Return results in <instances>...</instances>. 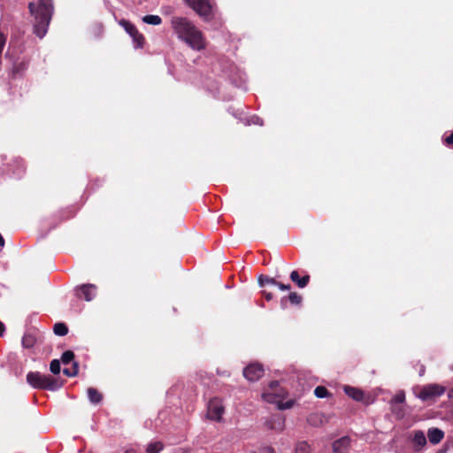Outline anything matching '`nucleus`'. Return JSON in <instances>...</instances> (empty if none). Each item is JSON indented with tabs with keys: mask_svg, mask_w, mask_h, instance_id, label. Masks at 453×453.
<instances>
[{
	"mask_svg": "<svg viewBox=\"0 0 453 453\" xmlns=\"http://www.w3.org/2000/svg\"><path fill=\"white\" fill-rule=\"evenodd\" d=\"M119 24L126 30V32L133 38L136 47L142 48L145 42V38L141 34L136 27L128 20L121 19Z\"/></svg>",
	"mask_w": 453,
	"mask_h": 453,
	"instance_id": "6e6552de",
	"label": "nucleus"
},
{
	"mask_svg": "<svg viewBox=\"0 0 453 453\" xmlns=\"http://www.w3.org/2000/svg\"><path fill=\"white\" fill-rule=\"evenodd\" d=\"M225 411V407L222 403V400L214 397L210 400L208 403V412L207 416L210 419L215 421H220L222 418V415Z\"/></svg>",
	"mask_w": 453,
	"mask_h": 453,
	"instance_id": "0eeeda50",
	"label": "nucleus"
},
{
	"mask_svg": "<svg viewBox=\"0 0 453 453\" xmlns=\"http://www.w3.org/2000/svg\"><path fill=\"white\" fill-rule=\"evenodd\" d=\"M54 334L59 336H65L68 334V327L65 323L58 322L54 325Z\"/></svg>",
	"mask_w": 453,
	"mask_h": 453,
	"instance_id": "aec40b11",
	"label": "nucleus"
},
{
	"mask_svg": "<svg viewBox=\"0 0 453 453\" xmlns=\"http://www.w3.org/2000/svg\"><path fill=\"white\" fill-rule=\"evenodd\" d=\"M265 372L264 367L258 363L250 364L243 369V376L249 381H257L263 377Z\"/></svg>",
	"mask_w": 453,
	"mask_h": 453,
	"instance_id": "1a4fd4ad",
	"label": "nucleus"
},
{
	"mask_svg": "<svg viewBox=\"0 0 453 453\" xmlns=\"http://www.w3.org/2000/svg\"><path fill=\"white\" fill-rule=\"evenodd\" d=\"M89 401L97 404L103 400V395L95 388H88L87 390Z\"/></svg>",
	"mask_w": 453,
	"mask_h": 453,
	"instance_id": "dca6fc26",
	"label": "nucleus"
},
{
	"mask_svg": "<svg viewBox=\"0 0 453 453\" xmlns=\"http://www.w3.org/2000/svg\"><path fill=\"white\" fill-rule=\"evenodd\" d=\"M317 418V415H311L309 418H308V422L311 423V425L315 426L317 425L316 421H314L313 419Z\"/></svg>",
	"mask_w": 453,
	"mask_h": 453,
	"instance_id": "c9c22d12",
	"label": "nucleus"
},
{
	"mask_svg": "<svg viewBox=\"0 0 453 453\" xmlns=\"http://www.w3.org/2000/svg\"><path fill=\"white\" fill-rule=\"evenodd\" d=\"M27 382L34 388L50 391L57 390L63 386V381L60 379L44 375L39 372H29L27 374Z\"/></svg>",
	"mask_w": 453,
	"mask_h": 453,
	"instance_id": "7ed1b4c3",
	"label": "nucleus"
},
{
	"mask_svg": "<svg viewBox=\"0 0 453 453\" xmlns=\"http://www.w3.org/2000/svg\"><path fill=\"white\" fill-rule=\"evenodd\" d=\"M274 286H277L280 290H289L291 288L289 284H284L280 281H277Z\"/></svg>",
	"mask_w": 453,
	"mask_h": 453,
	"instance_id": "473e14b6",
	"label": "nucleus"
},
{
	"mask_svg": "<svg viewBox=\"0 0 453 453\" xmlns=\"http://www.w3.org/2000/svg\"><path fill=\"white\" fill-rule=\"evenodd\" d=\"M125 453H136V451L133 449H127Z\"/></svg>",
	"mask_w": 453,
	"mask_h": 453,
	"instance_id": "4c0bfd02",
	"label": "nucleus"
},
{
	"mask_svg": "<svg viewBox=\"0 0 453 453\" xmlns=\"http://www.w3.org/2000/svg\"><path fill=\"white\" fill-rule=\"evenodd\" d=\"M344 392L348 396H349L350 398H352L355 401L362 402L364 400V397H365L364 392L359 388L350 387V386H345Z\"/></svg>",
	"mask_w": 453,
	"mask_h": 453,
	"instance_id": "4468645a",
	"label": "nucleus"
},
{
	"mask_svg": "<svg viewBox=\"0 0 453 453\" xmlns=\"http://www.w3.org/2000/svg\"><path fill=\"white\" fill-rule=\"evenodd\" d=\"M28 9L35 19L34 33L38 37L42 38L47 33L52 18L53 2L52 0H38L37 3L30 2Z\"/></svg>",
	"mask_w": 453,
	"mask_h": 453,
	"instance_id": "f03ea898",
	"label": "nucleus"
},
{
	"mask_svg": "<svg viewBox=\"0 0 453 453\" xmlns=\"http://www.w3.org/2000/svg\"><path fill=\"white\" fill-rule=\"evenodd\" d=\"M439 453H453V441L450 442H448L446 444L444 449L440 451Z\"/></svg>",
	"mask_w": 453,
	"mask_h": 453,
	"instance_id": "7c9ffc66",
	"label": "nucleus"
},
{
	"mask_svg": "<svg viewBox=\"0 0 453 453\" xmlns=\"http://www.w3.org/2000/svg\"><path fill=\"white\" fill-rule=\"evenodd\" d=\"M262 294L267 301L272 300L273 297V295L270 292L263 291Z\"/></svg>",
	"mask_w": 453,
	"mask_h": 453,
	"instance_id": "f704fd0d",
	"label": "nucleus"
},
{
	"mask_svg": "<svg viewBox=\"0 0 453 453\" xmlns=\"http://www.w3.org/2000/svg\"><path fill=\"white\" fill-rule=\"evenodd\" d=\"M164 449V444L161 441L151 442L147 446L146 453H159Z\"/></svg>",
	"mask_w": 453,
	"mask_h": 453,
	"instance_id": "412c9836",
	"label": "nucleus"
},
{
	"mask_svg": "<svg viewBox=\"0 0 453 453\" xmlns=\"http://www.w3.org/2000/svg\"><path fill=\"white\" fill-rule=\"evenodd\" d=\"M50 370L53 374H58L61 370L59 360L53 359L50 364Z\"/></svg>",
	"mask_w": 453,
	"mask_h": 453,
	"instance_id": "c85d7f7f",
	"label": "nucleus"
},
{
	"mask_svg": "<svg viewBox=\"0 0 453 453\" xmlns=\"http://www.w3.org/2000/svg\"><path fill=\"white\" fill-rule=\"evenodd\" d=\"M411 446L415 450H419L426 445L425 434L420 430L413 431L410 435Z\"/></svg>",
	"mask_w": 453,
	"mask_h": 453,
	"instance_id": "9b49d317",
	"label": "nucleus"
},
{
	"mask_svg": "<svg viewBox=\"0 0 453 453\" xmlns=\"http://www.w3.org/2000/svg\"><path fill=\"white\" fill-rule=\"evenodd\" d=\"M286 396V391L280 387L278 381L273 380L269 384L268 388L262 394L263 399L270 403L281 404Z\"/></svg>",
	"mask_w": 453,
	"mask_h": 453,
	"instance_id": "20e7f679",
	"label": "nucleus"
},
{
	"mask_svg": "<svg viewBox=\"0 0 453 453\" xmlns=\"http://www.w3.org/2000/svg\"><path fill=\"white\" fill-rule=\"evenodd\" d=\"M73 217V212L68 210H62L58 212L57 215V218L58 219V223L64 222Z\"/></svg>",
	"mask_w": 453,
	"mask_h": 453,
	"instance_id": "393cba45",
	"label": "nucleus"
},
{
	"mask_svg": "<svg viewBox=\"0 0 453 453\" xmlns=\"http://www.w3.org/2000/svg\"><path fill=\"white\" fill-rule=\"evenodd\" d=\"M74 358V353L72 350H66L62 354L61 361L63 364L67 365Z\"/></svg>",
	"mask_w": 453,
	"mask_h": 453,
	"instance_id": "bb28decb",
	"label": "nucleus"
},
{
	"mask_svg": "<svg viewBox=\"0 0 453 453\" xmlns=\"http://www.w3.org/2000/svg\"><path fill=\"white\" fill-rule=\"evenodd\" d=\"M258 453H275L272 447H262L258 449Z\"/></svg>",
	"mask_w": 453,
	"mask_h": 453,
	"instance_id": "72a5a7b5",
	"label": "nucleus"
},
{
	"mask_svg": "<svg viewBox=\"0 0 453 453\" xmlns=\"http://www.w3.org/2000/svg\"><path fill=\"white\" fill-rule=\"evenodd\" d=\"M311 446L305 441H298L296 445L295 453H310Z\"/></svg>",
	"mask_w": 453,
	"mask_h": 453,
	"instance_id": "5701e85b",
	"label": "nucleus"
},
{
	"mask_svg": "<svg viewBox=\"0 0 453 453\" xmlns=\"http://www.w3.org/2000/svg\"><path fill=\"white\" fill-rule=\"evenodd\" d=\"M444 437V433L439 428L433 427L428 429L427 438L433 444L439 443Z\"/></svg>",
	"mask_w": 453,
	"mask_h": 453,
	"instance_id": "2eb2a0df",
	"label": "nucleus"
},
{
	"mask_svg": "<svg viewBox=\"0 0 453 453\" xmlns=\"http://www.w3.org/2000/svg\"><path fill=\"white\" fill-rule=\"evenodd\" d=\"M171 27L177 37L192 50L200 51L206 47V41L202 33L188 18L173 16Z\"/></svg>",
	"mask_w": 453,
	"mask_h": 453,
	"instance_id": "f257e3e1",
	"label": "nucleus"
},
{
	"mask_svg": "<svg viewBox=\"0 0 453 453\" xmlns=\"http://www.w3.org/2000/svg\"><path fill=\"white\" fill-rule=\"evenodd\" d=\"M445 392V388L438 384H429L424 386L419 393L418 397L423 401H428L441 396Z\"/></svg>",
	"mask_w": 453,
	"mask_h": 453,
	"instance_id": "423d86ee",
	"label": "nucleus"
},
{
	"mask_svg": "<svg viewBox=\"0 0 453 453\" xmlns=\"http://www.w3.org/2000/svg\"><path fill=\"white\" fill-rule=\"evenodd\" d=\"M286 300H288L291 304L299 305L303 301V297L296 292H291L288 296H284L281 298L282 306H284Z\"/></svg>",
	"mask_w": 453,
	"mask_h": 453,
	"instance_id": "f3484780",
	"label": "nucleus"
},
{
	"mask_svg": "<svg viewBox=\"0 0 453 453\" xmlns=\"http://www.w3.org/2000/svg\"><path fill=\"white\" fill-rule=\"evenodd\" d=\"M424 372H425V367L422 365L421 369H420V372H419L420 375H422L424 373Z\"/></svg>",
	"mask_w": 453,
	"mask_h": 453,
	"instance_id": "ea45409f",
	"label": "nucleus"
},
{
	"mask_svg": "<svg viewBox=\"0 0 453 453\" xmlns=\"http://www.w3.org/2000/svg\"><path fill=\"white\" fill-rule=\"evenodd\" d=\"M36 342L35 337L31 334H26L22 337V346L26 349H31Z\"/></svg>",
	"mask_w": 453,
	"mask_h": 453,
	"instance_id": "a211bd4d",
	"label": "nucleus"
},
{
	"mask_svg": "<svg viewBox=\"0 0 453 453\" xmlns=\"http://www.w3.org/2000/svg\"><path fill=\"white\" fill-rule=\"evenodd\" d=\"M290 280L295 282L298 288H305L309 282H310V275L305 274L303 277H300L297 271H292L289 276Z\"/></svg>",
	"mask_w": 453,
	"mask_h": 453,
	"instance_id": "ddd939ff",
	"label": "nucleus"
},
{
	"mask_svg": "<svg viewBox=\"0 0 453 453\" xmlns=\"http://www.w3.org/2000/svg\"><path fill=\"white\" fill-rule=\"evenodd\" d=\"M5 331V326L0 321V336H3Z\"/></svg>",
	"mask_w": 453,
	"mask_h": 453,
	"instance_id": "e433bc0d",
	"label": "nucleus"
},
{
	"mask_svg": "<svg viewBox=\"0 0 453 453\" xmlns=\"http://www.w3.org/2000/svg\"><path fill=\"white\" fill-rule=\"evenodd\" d=\"M63 372L65 375L68 376V377H74L78 374L79 372V365L77 362H73V367L71 369H68V368H65L63 370Z\"/></svg>",
	"mask_w": 453,
	"mask_h": 453,
	"instance_id": "b1692460",
	"label": "nucleus"
},
{
	"mask_svg": "<svg viewBox=\"0 0 453 453\" xmlns=\"http://www.w3.org/2000/svg\"><path fill=\"white\" fill-rule=\"evenodd\" d=\"M292 406V403L290 402H288L285 405V408H289Z\"/></svg>",
	"mask_w": 453,
	"mask_h": 453,
	"instance_id": "58836bf2",
	"label": "nucleus"
},
{
	"mask_svg": "<svg viewBox=\"0 0 453 453\" xmlns=\"http://www.w3.org/2000/svg\"><path fill=\"white\" fill-rule=\"evenodd\" d=\"M392 412L395 414L399 418H403L404 415V411L402 407H397L395 405L391 406Z\"/></svg>",
	"mask_w": 453,
	"mask_h": 453,
	"instance_id": "c756f323",
	"label": "nucleus"
},
{
	"mask_svg": "<svg viewBox=\"0 0 453 453\" xmlns=\"http://www.w3.org/2000/svg\"><path fill=\"white\" fill-rule=\"evenodd\" d=\"M405 401V394L403 391L398 392L391 400L392 405L401 404Z\"/></svg>",
	"mask_w": 453,
	"mask_h": 453,
	"instance_id": "cd10ccee",
	"label": "nucleus"
},
{
	"mask_svg": "<svg viewBox=\"0 0 453 453\" xmlns=\"http://www.w3.org/2000/svg\"><path fill=\"white\" fill-rule=\"evenodd\" d=\"M314 395L318 397V398H324V397H326L330 395L329 391L327 390L326 388L323 387V386H318L315 390H314Z\"/></svg>",
	"mask_w": 453,
	"mask_h": 453,
	"instance_id": "a878e982",
	"label": "nucleus"
},
{
	"mask_svg": "<svg viewBox=\"0 0 453 453\" xmlns=\"http://www.w3.org/2000/svg\"><path fill=\"white\" fill-rule=\"evenodd\" d=\"M443 142H444L447 146H453V132H451L448 136H446V137L443 139Z\"/></svg>",
	"mask_w": 453,
	"mask_h": 453,
	"instance_id": "2f4dec72",
	"label": "nucleus"
},
{
	"mask_svg": "<svg viewBox=\"0 0 453 453\" xmlns=\"http://www.w3.org/2000/svg\"><path fill=\"white\" fill-rule=\"evenodd\" d=\"M142 21L149 25L157 26L162 23V19L158 15H145L142 17Z\"/></svg>",
	"mask_w": 453,
	"mask_h": 453,
	"instance_id": "6ab92c4d",
	"label": "nucleus"
},
{
	"mask_svg": "<svg viewBox=\"0 0 453 453\" xmlns=\"http://www.w3.org/2000/svg\"><path fill=\"white\" fill-rule=\"evenodd\" d=\"M198 15L209 19L211 16V4L209 0H184Z\"/></svg>",
	"mask_w": 453,
	"mask_h": 453,
	"instance_id": "39448f33",
	"label": "nucleus"
},
{
	"mask_svg": "<svg viewBox=\"0 0 453 453\" xmlns=\"http://www.w3.org/2000/svg\"><path fill=\"white\" fill-rule=\"evenodd\" d=\"M96 294V287L94 284H83L75 289V295L80 299H84L90 302L94 299Z\"/></svg>",
	"mask_w": 453,
	"mask_h": 453,
	"instance_id": "9d476101",
	"label": "nucleus"
},
{
	"mask_svg": "<svg viewBox=\"0 0 453 453\" xmlns=\"http://www.w3.org/2000/svg\"><path fill=\"white\" fill-rule=\"evenodd\" d=\"M257 280L259 286L262 288L266 285H275V283H277V280L274 278L264 274L259 275Z\"/></svg>",
	"mask_w": 453,
	"mask_h": 453,
	"instance_id": "4be33fe9",
	"label": "nucleus"
},
{
	"mask_svg": "<svg viewBox=\"0 0 453 453\" xmlns=\"http://www.w3.org/2000/svg\"><path fill=\"white\" fill-rule=\"evenodd\" d=\"M350 447V438L343 436L334 441L332 448L334 453H348Z\"/></svg>",
	"mask_w": 453,
	"mask_h": 453,
	"instance_id": "f8f14e48",
	"label": "nucleus"
}]
</instances>
